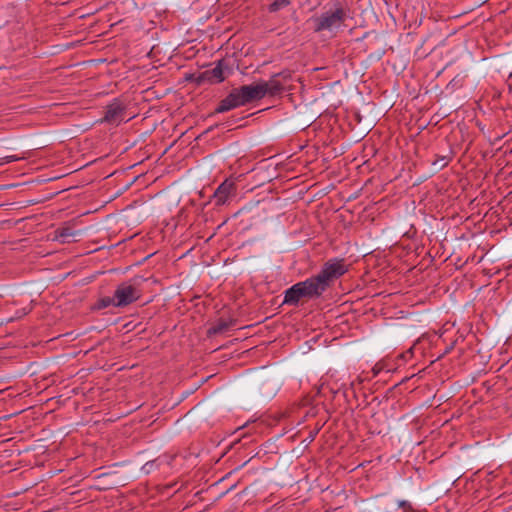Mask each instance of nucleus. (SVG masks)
Wrapping results in <instances>:
<instances>
[{
	"instance_id": "obj_3",
	"label": "nucleus",
	"mask_w": 512,
	"mask_h": 512,
	"mask_svg": "<svg viewBox=\"0 0 512 512\" xmlns=\"http://www.w3.org/2000/svg\"><path fill=\"white\" fill-rule=\"evenodd\" d=\"M348 271L344 259L333 258L324 263L322 269L317 275L312 276L322 293H324L331 284L343 276Z\"/></svg>"
},
{
	"instance_id": "obj_10",
	"label": "nucleus",
	"mask_w": 512,
	"mask_h": 512,
	"mask_svg": "<svg viewBox=\"0 0 512 512\" xmlns=\"http://www.w3.org/2000/svg\"><path fill=\"white\" fill-rule=\"evenodd\" d=\"M263 89L266 91V95L276 96L283 93L285 85L282 80L278 79L275 75H272L268 81H260Z\"/></svg>"
},
{
	"instance_id": "obj_21",
	"label": "nucleus",
	"mask_w": 512,
	"mask_h": 512,
	"mask_svg": "<svg viewBox=\"0 0 512 512\" xmlns=\"http://www.w3.org/2000/svg\"><path fill=\"white\" fill-rule=\"evenodd\" d=\"M454 345H455V342L451 343L448 347H446V349L443 352V355L450 353V351L454 348Z\"/></svg>"
},
{
	"instance_id": "obj_18",
	"label": "nucleus",
	"mask_w": 512,
	"mask_h": 512,
	"mask_svg": "<svg viewBox=\"0 0 512 512\" xmlns=\"http://www.w3.org/2000/svg\"><path fill=\"white\" fill-rule=\"evenodd\" d=\"M398 507L401 508L403 512H416L412 504L407 500H399Z\"/></svg>"
},
{
	"instance_id": "obj_25",
	"label": "nucleus",
	"mask_w": 512,
	"mask_h": 512,
	"mask_svg": "<svg viewBox=\"0 0 512 512\" xmlns=\"http://www.w3.org/2000/svg\"><path fill=\"white\" fill-rule=\"evenodd\" d=\"M508 86H509V91L512 92V85L509 84Z\"/></svg>"
},
{
	"instance_id": "obj_11",
	"label": "nucleus",
	"mask_w": 512,
	"mask_h": 512,
	"mask_svg": "<svg viewBox=\"0 0 512 512\" xmlns=\"http://www.w3.org/2000/svg\"><path fill=\"white\" fill-rule=\"evenodd\" d=\"M233 323H234L233 320L226 321V320L220 319L212 327H210L208 329V335L212 336V335L221 334L224 331L228 330L233 325Z\"/></svg>"
},
{
	"instance_id": "obj_7",
	"label": "nucleus",
	"mask_w": 512,
	"mask_h": 512,
	"mask_svg": "<svg viewBox=\"0 0 512 512\" xmlns=\"http://www.w3.org/2000/svg\"><path fill=\"white\" fill-rule=\"evenodd\" d=\"M236 187L234 182L225 180L222 182L217 189L214 191L212 195V200L214 201L215 206L224 205L229 197L234 193Z\"/></svg>"
},
{
	"instance_id": "obj_19",
	"label": "nucleus",
	"mask_w": 512,
	"mask_h": 512,
	"mask_svg": "<svg viewBox=\"0 0 512 512\" xmlns=\"http://www.w3.org/2000/svg\"><path fill=\"white\" fill-rule=\"evenodd\" d=\"M217 64H222L221 65V70L223 72V75L227 76V74H230L232 72L231 66H230L229 62L226 59L219 60L217 62Z\"/></svg>"
},
{
	"instance_id": "obj_23",
	"label": "nucleus",
	"mask_w": 512,
	"mask_h": 512,
	"mask_svg": "<svg viewBox=\"0 0 512 512\" xmlns=\"http://www.w3.org/2000/svg\"><path fill=\"white\" fill-rule=\"evenodd\" d=\"M318 432H319V429H316L314 432H311V434H310L311 440H313L315 438V436L318 434Z\"/></svg>"
},
{
	"instance_id": "obj_20",
	"label": "nucleus",
	"mask_w": 512,
	"mask_h": 512,
	"mask_svg": "<svg viewBox=\"0 0 512 512\" xmlns=\"http://www.w3.org/2000/svg\"><path fill=\"white\" fill-rule=\"evenodd\" d=\"M22 158L23 157H19V156H16V155L5 156L3 158H0V165L6 164V163H11V162H14V161H18V160H20Z\"/></svg>"
},
{
	"instance_id": "obj_12",
	"label": "nucleus",
	"mask_w": 512,
	"mask_h": 512,
	"mask_svg": "<svg viewBox=\"0 0 512 512\" xmlns=\"http://www.w3.org/2000/svg\"><path fill=\"white\" fill-rule=\"evenodd\" d=\"M75 236L76 232L69 226L61 227L56 230V237L62 242H69L70 238H74Z\"/></svg>"
},
{
	"instance_id": "obj_16",
	"label": "nucleus",
	"mask_w": 512,
	"mask_h": 512,
	"mask_svg": "<svg viewBox=\"0 0 512 512\" xmlns=\"http://www.w3.org/2000/svg\"><path fill=\"white\" fill-rule=\"evenodd\" d=\"M451 160H452L451 155L437 156V158L432 162V164L437 169H443V168H445L446 166L449 165Z\"/></svg>"
},
{
	"instance_id": "obj_24",
	"label": "nucleus",
	"mask_w": 512,
	"mask_h": 512,
	"mask_svg": "<svg viewBox=\"0 0 512 512\" xmlns=\"http://www.w3.org/2000/svg\"><path fill=\"white\" fill-rule=\"evenodd\" d=\"M508 80H512V72L509 74Z\"/></svg>"
},
{
	"instance_id": "obj_6",
	"label": "nucleus",
	"mask_w": 512,
	"mask_h": 512,
	"mask_svg": "<svg viewBox=\"0 0 512 512\" xmlns=\"http://www.w3.org/2000/svg\"><path fill=\"white\" fill-rule=\"evenodd\" d=\"M126 110V105L119 98L113 99V101L106 106L105 115L101 122L106 123H119L123 119V115Z\"/></svg>"
},
{
	"instance_id": "obj_8",
	"label": "nucleus",
	"mask_w": 512,
	"mask_h": 512,
	"mask_svg": "<svg viewBox=\"0 0 512 512\" xmlns=\"http://www.w3.org/2000/svg\"><path fill=\"white\" fill-rule=\"evenodd\" d=\"M222 64H216V66L212 69L205 70L198 74L195 81L198 85L204 83H221L225 80L226 75H223L221 70Z\"/></svg>"
},
{
	"instance_id": "obj_1",
	"label": "nucleus",
	"mask_w": 512,
	"mask_h": 512,
	"mask_svg": "<svg viewBox=\"0 0 512 512\" xmlns=\"http://www.w3.org/2000/svg\"><path fill=\"white\" fill-rule=\"evenodd\" d=\"M347 17L345 9L338 4L334 10H328L320 15H313L308 22L312 25L314 33L323 31H333L339 29L345 22Z\"/></svg>"
},
{
	"instance_id": "obj_13",
	"label": "nucleus",
	"mask_w": 512,
	"mask_h": 512,
	"mask_svg": "<svg viewBox=\"0 0 512 512\" xmlns=\"http://www.w3.org/2000/svg\"><path fill=\"white\" fill-rule=\"evenodd\" d=\"M115 306L116 307V300H115V297H109V296H106V297H102L100 298L93 306V309L94 310H101V309H105L109 306Z\"/></svg>"
},
{
	"instance_id": "obj_22",
	"label": "nucleus",
	"mask_w": 512,
	"mask_h": 512,
	"mask_svg": "<svg viewBox=\"0 0 512 512\" xmlns=\"http://www.w3.org/2000/svg\"><path fill=\"white\" fill-rule=\"evenodd\" d=\"M413 354V348H410L409 350L406 351V353L402 354V357L403 358H406L407 355H412Z\"/></svg>"
},
{
	"instance_id": "obj_5",
	"label": "nucleus",
	"mask_w": 512,
	"mask_h": 512,
	"mask_svg": "<svg viewBox=\"0 0 512 512\" xmlns=\"http://www.w3.org/2000/svg\"><path fill=\"white\" fill-rule=\"evenodd\" d=\"M240 106H245L243 93L240 91V87L233 88L228 95L218 103L213 114L225 113Z\"/></svg>"
},
{
	"instance_id": "obj_15",
	"label": "nucleus",
	"mask_w": 512,
	"mask_h": 512,
	"mask_svg": "<svg viewBox=\"0 0 512 512\" xmlns=\"http://www.w3.org/2000/svg\"><path fill=\"white\" fill-rule=\"evenodd\" d=\"M291 4V0H275L268 6L271 13L277 12Z\"/></svg>"
},
{
	"instance_id": "obj_14",
	"label": "nucleus",
	"mask_w": 512,
	"mask_h": 512,
	"mask_svg": "<svg viewBox=\"0 0 512 512\" xmlns=\"http://www.w3.org/2000/svg\"><path fill=\"white\" fill-rule=\"evenodd\" d=\"M174 457H170V460L168 461L167 460V457H158L156 458L155 460H152V461H149L147 462L143 468L146 469V472L149 473L152 469L154 468H158L164 461L167 463V464H170V461L173 460Z\"/></svg>"
},
{
	"instance_id": "obj_4",
	"label": "nucleus",
	"mask_w": 512,
	"mask_h": 512,
	"mask_svg": "<svg viewBox=\"0 0 512 512\" xmlns=\"http://www.w3.org/2000/svg\"><path fill=\"white\" fill-rule=\"evenodd\" d=\"M136 278L120 283L114 292L116 307H126L141 297V290L137 288Z\"/></svg>"
},
{
	"instance_id": "obj_17",
	"label": "nucleus",
	"mask_w": 512,
	"mask_h": 512,
	"mask_svg": "<svg viewBox=\"0 0 512 512\" xmlns=\"http://www.w3.org/2000/svg\"><path fill=\"white\" fill-rule=\"evenodd\" d=\"M278 79L282 80L284 85L292 78V73L290 70H283L279 73L274 74Z\"/></svg>"
},
{
	"instance_id": "obj_2",
	"label": "nucleus",
	"mask_w": 512,
	"mask_h": 512,
	"mask_svg": "<svg viewBox=\"0 0 512 512\" xmlns=\"http://www.w3.org/2000/svg\"><path fill=\"white\" fill-rule=\"evenodd\" d=\"M322 294V291L311 276L285 290L283 304L298 306L300 300L316 299Z\"/></svg>"
},
{
	"instance_id": "obj_9",
	"label": "nucleus",
	"mask_w": 512,
	"mask_h": 512,
	"mask_svg": "<svg viewBox=\"0 0 512 512\" xmlns=\"http://www.w3.org/2000/svg\"><path fill=\"white\" fill-rule=\"evenodd\" d=\"M240 91L243 93L245 105L257 100H261L266 96V91L263 89L261 82L253 85L240 86Z\"/></svg>"
}]
</instances>
